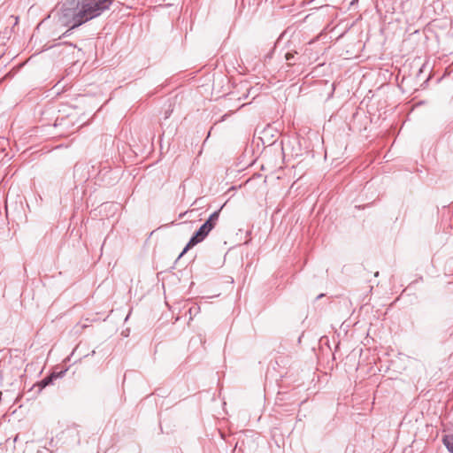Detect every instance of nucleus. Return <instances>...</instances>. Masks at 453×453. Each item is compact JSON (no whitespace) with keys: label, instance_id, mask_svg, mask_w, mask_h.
<instances>
[{"label":"nucleus","instance_id":"obj_1","mask_svg":"<svg viewBox=\"0 0 453 453\" xmlns=\"http://www.w3.org/2000/svg\"><path fill=\"white\" fill-rule=\"evenodd\" d=\"M82 12L78 0H68L63 3L57 11L58 21L69 29H74L88 22Z\"/></svg>","mask_w":453,"mask_h":453},{"label":"nucleus","instance_id":"obj_2","mask_svg":"<svg viewBox=\"0 0 453 453\" xmlns=\"http://www.w3.org/2000/svg\"><path fill=\"white\" fill-rule=\"evenodd\" d=\"M88 21L99 17L111 4V0H78Z\"/></svg>","mask_w":453,"mask_h":453},{"label":"nucleus","instance_id":"obj_3","mask_svg":"<svg viewBox=\"0 0 453 453\" xmlns=\"http://www.w3.org/2000/svg\"><path fill=\"white\" fill-rule=\"evenodd\" d=\"M66 371H67V369H64L59 372L54 371L50 375L44 377L42 380H40L36 384V387L39 388V391H41L47 386L51 385L55 380L58 379V378H62L65 375V373L66 372Z\"/></svg>","mask_w":453,"mask_h":453},{"label":"nucleus","instance_id":"obj_4","mask_svg":"<svg viewBox=\"0 0 453 453\" xmlns=\"http://www.w3.org/2000/svg\"><path fill=\"white\" fill-rule=\"evenodd\" d=\"M206 238V235L201 233L200 231H196L194 234L189 239L188 242L180 254L179 257H182L188 250H190L192 247L196 246L199 242H203Z\"/></svg>","mask_w":453,"mask_h":453},{"label":"nucleus","instance_id":"obj_5","mask_svg":"<svg viewBox=\"0 0 453 453\" xmlns=\"http://www.w3.org/2000/svg\"><path fill=\"white\" fill-rule=\"evenodd\" d=\"M222 208H223V206L219 210H218V211H214L213 213H211L210 215V217L208 218V219L205 221L206 223L210 224L211 227H212V228L215 227V226H216V224H217V222L219 220V213H220V211H221Z\"/></svg>","mask_w":453,"mask_h":453},{"label":"nucleus","instance_id":"obj_6","mask_svg":"<svg viewBox=\"0 0 453 453\" xmlns=\"http://www.w3.org/2000/svg\"><path fill=\"white\" fill-rule=\"evenodd\" d=\"M443 444L447 448V449L453 453V434L444 435L442 438Z\"/></svg>","mask_w":453,"mask_h":453},{"label":"nucleus","instance_id":"obj_7","mask_svg":"<svg viewBox=\"0 0 453 453\" xmlns=\"http://www.w3.org/2000/svg\"><path fill=\"white\" fill-rule=\"evenodd\" d=\"M213 228L211 227L210 224L209 223H206L204 222L198 229V231H200L201 233H203V234H205L206 236L209 234V233L212 230Z\"/></svg>","mask_w":453,"mask_h":453},{"label":"nucleus","instance_id":"obj_8","mask_svg":"<svg viewBox=\"0 0 453 453\" xmlns=\"http://www.w3.org/2000/svg\"><path fill=\"white\" fill-rule=\"evenodd\" d=\"M295 54H296V52H288L286 53L285 55V58L287 61H288V65H292L293 64L291 63V61L295 58Z\"/></svg>","mask_w":453,"mask_h":453},{"label":"nucleus","instance_id":"obj_9","mask_svg":"<svg viewBox=\"0 0 453 453\" xmlns=\"http://www.w3.org/2000/svg\"><path fill=\"white\" fill-rule=\"evenodd\" d=\"M357 2V0H352V1L350 2V5H354Z\"/></svg>","mask_w":453,"mask_h":453},{"label":"nucleus","instance_id":"obj_10","mask_svg":"<svg viewBox=\"0 0 453 453\" xmlns=\"http://www.w3.org/2000/svg\"><path fill=\"white\" fill-rule=\"evenodd\" d=\"M169 116H170V112H169V111H166V112H165V119H167V118H169Z\"/></svg>","mask_w":453,"mask_h":453},{"label":"nucleus","instance_id":"obj_11","mask_svg":"<svg viewBox=\"0 0 453 453\" xmlns=\"http://www.w3.org/2000/svg\"><path fill=\"white\" fill-rule=\"evenodd\" d=\"M322 296H323V294L319 295L318 298H320V297H322Z\"/></svg>","mask_w":453,"mask_h":453}]
</instances>
